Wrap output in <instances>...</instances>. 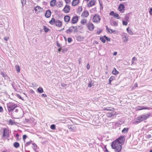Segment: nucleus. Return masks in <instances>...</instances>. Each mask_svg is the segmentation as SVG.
I'll return each instance as SVG.
<instances>
[{
	"label": "nucleus",
	"mask_w": 152,
	"mask_h": 152,
	"mask_svg": "<svg viewBox=\"0 0 152 152\" xmlns=\"http://www.w3.org/2000/svg\"><path fill=\"white\" fill-rule=\"evenodd\" d=\"M79 2V0H73L72 3V4L73 6H76Z\"/></svg>",
	"instance_id": "6ab92c4d"
},
{
	"label": "nucleus",
	"mask_w": 152,
	"mask_h": 152,
	"mask_svg": "<svg viewBox=\"0 0 152 152\" xmlns=\"http://www.w3.org/2000/svg\"><path fill=\"white\" fill-rule=\"evenodd\" d=\"M3 111V107L1 106H0V112L2 113Z\"/></svg>",
	"instance_id": "680f3d73"
},
{
	"label": "nucleus",
	"mask_w": 152,
	"mask_h": 152,
	"mask_svg": "<svg viewBox=\"0 0 152 152\" xmlns=\"http://www.w3.org/2000/svg\"><path fill=\"white\" fill-rule=\"evenodd\" d=\"M122 37V39L124 42H126L127 41L128 39L129 35L127 34L123 33L121 34Z\"/></svg>",
	"instance_id": "6e6552de"
},
{
	"label": "nucleus",
	"mask_w": 152,
	"mask_h": 152,
	"mask_svg": "<svg viewBox=\"0 0 152 152\" xmlns=\"http://www.w3.org/2000/svg\"><path fill=\"white\" fill-rule=\"evenodd\" d=\"M55 24L56 26H57L58 27H60L61 26L62 24V22L60 20H56V21Z\"/></svg>",
	"instance_id": "f3484780"
},
{
	"label": "nucleus",
	"mask_w": 152,
	"mask_h": 152,
	"mask_svg": "<svg viewBox=\"0 0 152 152\" xmlns=\"http://www.w3.org/2000/svg\"><path fill=\"white\" fill-rule=\"evenodd\" d=\"M137 61V59L136 58V57L134 56L132 58V61Z\"/></svg>",
	"instance_id": "864d4df0"
},
{
	"label": "nucleus",
	"mask_w": 152,
	"mask_h": 152,
	"mask_svg": "<svg viewBox=\"0 0 152 152\" xmlns=\"http://www.w3.org/2000/svg\"><path fill=\"white\" fill-rule=\"evenodd\" d=\"M9 123L11 125H13L16 124L15 123L14 121L12 120V119H10L9 121Z\"/></svg>",
	"instance_id": "7c9ffc66"
},
{
	"label": "nucleus",
	"mask_w": 152,
	"mask_h": 152,
	"mask_svg": "<svg viewBox=\"0 0 152 152\" xmlns=\"http://www.w3.org/2000/svg\"><path fill=\"white\" fill-rule=\"evenodd\" d=\"M34 10L35 12L38 11V12H42L43 11V9L38 6H37L34 7Z\"/></svg>",
	"instance_id": "ddd939ff"
},
{
	"label": "nucleus",
	"mask_w": 152,
	"mask_h": 152,
	"mask_svg": "<svg viewBox=\"0 0 152 152\" xmlns=\"http://www.w3.org/2000/svg\"><path fill=\"white\" fill-rule=\"evenodd\" d=\"M67 51V50L66 49H62V51L63 53H64L65 52H66Z\"/></svg>",
	"instance_id": "69168bd1"
},
{
	"label": "nucleus",
	"mask_w": 152,
	"mask_h": 152,
	"mask_svg": "<svg viewBox=\"0 0 152 152\" xmlns=\"http://www.w3.org/2000/svg\"><path fill=\"white\" fill-rule=\"evenodd\" d=\"M95 3V1L94 0H91L89 1L88 4V7H91L94 5Z\"/></svg>",
	"instance_id": "aec40b11"
},
{
	"label": "nucleus",
	"mask_w": 152,
	"mask_h": 152,
	"mask_svg": "<svg viewBox=\"0 0 152 152\" xmlns=\"http://www.w3.org/2000/svg\"><path fill=\"white\" fill-rule=\"evenodd\" d=\"M102 31V29H99V31L97 30L96 32V33L98 34H99Z\"/></svg>",
	"instance_id": "09e8293b"
},
{
	"label": "nucleus",
	"mask_w": 152,
	"mask_h": 152,
	"mask_svg": "<svg viewBox=\"0 0 152 152\" xmlns=\"http://www.w3.org/2000/svg\"><path fill=\"white\" fill-rule=\"evenodd\" d=\"M44 29L45 32H48L50 30L49 28L46 27L45 26H44Z\"/></svg>",
	"instance_id": "e433bc0d"
},
{
	"label": "nucleus",
	"mask_w": 152,
	"mask_h": 152,
	"mask_svg": "<svg viewBox=\"0 0 152 152\" xmlns=\"http://www.w3.org/2000/svg\"><path fill=\"white\" fill-rule=\"evenodd\" d=\"M116 114V112L113 111H112L110 112H108L107 114V115L108 117H112Z\"/></svg>",
	"instance_id": "a211bd4d"
},
{
	"label": "nucleus",
	"mask_w": 152,
	"mask_h": 152,
	"mask_svg": "<svg viewBox=\"0 0 152 152\" xmlns=\"http://www.w3.org/2000/svg\"><path fill=\"white\" fill-rule=\"evenodd\" d=\"M56 21V20H55V19L53 18L49 22V23L51 25H53L55 24Z\"/></svg>",
	"instance_id": "5701e85b"
},
{
	"label": "nucleus",
	"mask_w": 152,
	"mask_h": 152,
	"mask_svg": "<svg viewBox=\"0 0 152 152\" xmlns=\"http://www.w3.org/2000/svg\"><path fill=\"white\" fill-rule=\"evenodd\" d=\"M136 108L137 110H139L144 109L149 110L150 109V108L149 107H145L144 106H138Z\"/></svg>",
	"instance_id": "4468645a"
},
{
	"label": "nucleus",
	"mask_w": 152,
	"mask_h": 152,
	"mask_svg": "<svg viewBox=\"0 0 152 152\" xmlns=\"http://www.w3.org/2000/svg\"><path fill=\"white\" fill-rule=\"evenodd\" d=\"M51 11L50 10H48L46 11L45 14V16L47 18L50 17L51 14Z\"/></svg>",
	"instance_id": "2eb2a0df"
},
{
	"label": "nucleus",
	"mask_w": 152,
	"mask_h": 152,
	"mask_svg": "<svg viewBox=\"0 0 152 152\" xmlns=\"http://www.w3.org/2000/svg\"><path fill=\"white\" fill-rule=\"evenodd\" d=\"M90 68V65L89 64H87V66H86V68L88 69H89Z\"/></svg>",
	"instance_id": "774afa93"
},
{
	"label": "nucleus",
	"mask_w": 152,
	"mask_h": 152,
	"mask_svg": "<svg viewBox=\"0 0 152 152\" xmlns=\"http://www.w3.org/2000/svg\"><path fill=\"white\" fill-rule=\"evenodd\" d=\"M111 25L113 26H117L118 23L115 21H113L111 23Z\"/></svg>",
	"instance_id": "ea45409f"
},
{
	"label": "nucleus",
	"mask_w": 152,
	"mask_h": 152,
	"mask_svg": "<svg viewBox=\"0 0 152 152\" xmlns=\"http://www.w3.org/2000/svg\"><path fill=\"white\" fill-rule=\"evenodd\" d=\"M4 77L5 80H9L10 79L9 77L7 75L5 76Z\"/></svg>",
	"instance_id": "3c124183"
},
{
	"label": "nucleus",
	"mask_w": 152,
	"mask_h": 152,
	"mask_svg": "<svg viewBox=\"0 0 152 152\" xmlns=\"http://www.w3.org/2000/svg\"><path fill=\"white\" fill-rule=\"evenodd\" d=\"M1 74L2 76L4 77L5 76H6V75L3 72H1Z\"/></svg>",
	"instance_id": "bf43d9fd"
},
{
	"label": "nucleus",
	"mask_w": 152,
	"mask_h": 152,
	"mask_svg": "<svg viewBox=\"0 0 152 152\" xmlns=\"http://www.w3.org/2000/svg\"><path fill=\"white\" fill-rule=\"evenodd\" d=\"M89 31H91L93 30L94 26V24L91 23H88L86 26Z\"/></svg>",
	"instance_id": "1a4fd4ad"
},
{
	"label": "nucleus",
	"mask_w": 152,
	"mask_h": 152,
	"mask_svg": "<svg viewBox=\"0 0 152 152\" xmlns=\"http://www.w3.org/2000/svg\"><path fill=\"white\" fill-rule=\"evenodd\" d=\"M89 15L88 12L87 10H86L84 11L81 14V16L85 18L87 17Z\"/></svg>",
	"instance_id": "dca6fc26"
},
{
	"label": "nucleus",
	"mask_w": 152,
	"mask_h": 152,
	"mask_svg": "<svg viewBox=\"0 0 152 152\" xmlns=\"http://www.w3.org/2000/svg\"><path fill=\"white\" fill-rule=\"evenodd\" d=\"M94 83V81L93 80H91L90 83L88 84V86L89 87H91L93 85Z\"/></svg>",
	"instance_id": "2f4dec72"
},
{
	"label": "nucleus",
	"mask_w": 152,
	"mask_h": 152,
	"mask_svg": "<svg viewBox=\"0 0 152 152\" xmlns=\"http://www.w3.org/2000/svg\"><path fill=\"white\" fill-rule=\"evenodd\" d=\"M87 22V20L86 19H83L81 20L80 23L83 25H85Z\"/></svg>",
	"instance_id": "f704fd0d"
},
{
	"label": "nucleus",
	"mask_w": 152,
	"mask_h": 152,
	"mask_svg": "<svg viewBox=\"0 0 152 152\" xmlns=\"http://www.w3.org/2000/svg\"><path fill=\"white\" fill-rule=\"evenodd\" d=\"M115 141H113L112 142L111 146L112 148L114 150L115 152H120L122 149V147L121 145H118L115 143Z\"/></svg>",
	"instance_id": "f257e3e1"
},
{
	"label": "nucleus",
	"mask_w": 152,
	"mask_h": 152,
	"mask_svg": "<svg viewBox=\"0 0 152 152\" xmlns=\"http://www.w3.org/2000/svg\"><path fill=\"white\" fill-rule=\"evenodd\" d=\"M13 146L15 148H18L19 147L20 144L18 142H15L13 143Z\"/></svg>",
	"instance_id": "cd10ccee"
},
{
	"label": "nucleus",
	"mask_w": 152,
	"mask_h": 152,
	"mask_svg": "<svg viewBox=\"0 0 152 152\" xmlns=\"http://www.w3.org/2000/svg\"><path fill=\"white\" fill-rule=\"evenodd\" d=\"M125 18L127 21H128L129 19V17L128 16H126L125 17Z\"/></svg>",
	"instance_id": "13d9d810"
},
{
	"label": "nucleus",
	"mask_w": 152,
	"mask_h": 152,
	"mask_svg": "<svg viewBox=\"0 0 152 152\" xmlns=\"http://www.w3.org/2000/svg\"><path fill=\"white\" fill-rule=\"evenodd\" d=\"M101 20L100 16L98 15L95 14L94 15L92 19V21L94 23H99Z\"/></svg>",
	"instance_id": "423d86ee"
},
{
	"label": "nucleus",
	"mask_w": 152,
	"mask_h": 152,
	"mask_svg": "<svg viewBox=\"0 0 152 152\" xmlns=\"http://www.w3.org/2000/svg\"><path fill=\"white\" fill-rule=\"evenodd\" d=\"M138 86V85L137 83H135L134 84V86H133L132 88V90H133L136 87H137Z\"/></svg>",
	"instance_id": "37998d69"
},
{
	"label": "nucleus",
	"mask_w": 152,
	"mask_h": 152,
	"mask_svg": "<svg viewBox=\"0 0 152 152\" xmlns=\"http://www.w3.org/2000/svg\"><path fill=\"white\" fill-rule=\"evenodd\" d=\"M32 142L33 141L31 140H30L29 142H26L25 144V146H28L30 144L32 143Z\"/></svg>",
	"instance_id": "58836bf2"
},
{
	"label": "nucleus",
	"mask_w": 152,
	"mask_h": 152,
	"mask_svg": "<svg viewBox=\"0 0 152 152\" xmlns=\"http://www.w3.org/2000/svg\"><path fill=\"white\" fill-rule=\"evenodd\" d=\"M82 7H79V8H78V11L79 12L82 11Z\"/></svg>",
	"instance_id": "4d7b16f0"
},
{
	"label": "nucleus",
	"mask_w": 152,
	"mask_h": 152,
	"mask_svg": "<svg viewBox=\"0 0 152 152\" xmlns=\"http://www.w3.org/2000/svg\"><path fill=\"white\" fill-rule=\"evenodd\" d=\"M115 77L113 76H111L109 78V81L111 80V81L113 80H115Z\"/></svg>",
	"instance_id": "c03bdc74"
},
{
	"label": "nucleus",
	"mask_w": 152,
	"mask_h": 152,
	"mask_svg": "<svg viewBox=\"0 0 152 152\" xmlns=\"http://www.w3.org/2000/svg\"><path fill=\"white\" fill-rule=\"evenodd\" d=\"M3 135L2 137V138H4V139L7 138L9 137V132L7 129L4 128L3 129Z\"/></svg>",
	"instance_id": "0eeeda50"
},
{
	"label": "nucleus",
	"mask_w": 152,
	"mask_h": 152,
	"mask_svg": "<svg viewBox=\"0 0 152 152\" xmlns=\"http://www.w3.org/2000/svg\"><path fill=\"white\" fill-rule=\"evenodd\" d=\"M47 2L45 1H44L42 2V4L44 5H46L47 4Z\"/></svg>",
	"instance_id": "338daca9"
},
{
	"label": "nucleus",
	"mask_w": 152,
	"mask_h": 152,
	"mask_svg": "<svg viewBox=\"0 0 152 152\" xmlns=\"http://www.w3.org/2000/svg\"><path fill=\"white\" fill-rule=\"evenodd\" d=\"M150 14L152 15V8H151L150 10L149 11Z\"/></svg>",
	"instance_id": "e2e57ef3"
},
{
	"label": "nucleus",
	"mask_w": 152,
	"mask_h": 152,
	"mask_svg": "<svg viewBox=\"0 0 152 152\" xmlns=\"http://www.w3.org/2000/svg\"><path fill=\"white\" fill-rule=\"evenodd\" d=\"M101 41L104 43H105L106 42V40L103 37H101L100 38Z\"/></svg>",
	"instance_id": "a19ab883"
},
{
	"label": "nucleus",
	"mask_w": 152,
	"mask_h": 152,
	"mask_svg": "<svg viewBox=\"0 0 152 152\" xmlns=\"http://www.w3.org/2000/svg\"><path fill=\"white\" fill-rule=\"evenodd\" d=\"M112 73L113 75H116L118 74H119V72L117 71L115 68H114Z\"/></svg>",
	"instance_id": "b1692460"
},
{
	"label": "nucleus",
	"mask_w": 152,
	"mask_h": 152,
	"mask_svg": "<svg viewBox=\"0 0 152 152\" xmlns=\"http://www.w3.org/2000/svg\"><path fill=\"white\" fill-rule=\"evenodd\" d=\"M129 129L128 128H125L122 131V132L123 134L126 133L128 131Z\"/></svg>",
	"instance_id": "393cba45"
},
{
	"label": "nucleus",
	"mask_w": 152,
	"mask_h": 152,
	"mask_svg": "<svg viewBox=\"0 0 152 152\" xmlns=\"http://www.w3.org/2000/svg\"><path fill=\"white\" fill-rule=\"evenodd\" d=\"M32 144L33 145L32 148L34 150H36L37 148V145L35 143H32Z\"/></svg>",
	"instance_id": "79ce46f5"
},
{
	"label": "nucleus",
	"mask_w": 152,
	"mask_h": 152,
	"mask_svg": "<svg viewBox=\"0 0 152 152\" xmlns=\"http://www.w3.org/2000/svg\"><path fill=\"white\" fill-rule=\"evenodd\" d=\"M113 17L116 18L118 19H119L120 18V17L119 16V15L117 13H115L113 15Z\"/></svg>",
	"instance_id": "4c0bfd02"
},
{
	"label": "nucleus",
	"mask_w": 152,
	"mask_h": 152,
	"mask_svg": "<svg viewBox=\"0 0 152 152\" xmlns=\"http://www.w3.org/2000/svg\"><path fill=\"white\" fill-rule=\"evenodd\" d=\"M70 10V7L68 5H66L64 9H63V10L66 13H69Z\"/></svg>",
	"instance_id": "9d476101"
},
{
	"label": "nucleus",
	"mask_w": 152,
	"mask_h": 152,
	"mask_svg": "<svg viewBox=\"0 0 152 152\" xmlns=\"http://www.w3.org/2000/svg\"><path fill=\"white\" fill-rule=\"evenodd\" d=\"M115 14V13H114V12L113 11H111L110 13V15L111 16H113Z\"/></svg>",
	"instance_id": "5fc2aeb1"
},
{
	"label": "nucleus",
	"mask_w": 152,
	"mask_h": 152,
	"mask_svg": "<svg viewBox=\"0 0 152 152\" xmlns=\"http://www.w3.org/2000/svg\"><path fill=\"white\" fill-rule=\"evenodd\" d=\"M78 19V17L76 15L72 17L71 20V23L73 24L76 23L77 22Z\"/></svg>",
	"instance_id": "f8f14e48"
},
{
	"label": "nucleus",
	"mask_w": 152,
	"mask_h": 152,
	"mask_svg": "<svg viewBox=\"0 0 152 152\" xmlns=\"http://www.w3.org/2000/svg\"><path fill=\"white\" fill-rule=\"evenodd\" d=\"M15 68L18 73L20 72V68L19 65H16L15 66Z\"/></svg>",
	"instance_id": "c85d7f7f"
},
{
	"label": "nucleus",
	"mask_w": 152,
	"mask_h": 152,
	"mask_svg": "<svg viewBox=\"0 0 152 152\" xmlns=\"http://www.w3.org/2000/svg\"><path fill=\"white\" fill-rule=\"evenodd\" d=\"M50 128L51 129L54 130L56 129V125L54 124H52L50 126Z\"/></svg>",
	"instance_id": "c9c22d12"
},
{
	"label": "nucleus",
	"mask_w": 152,
	"mask_h": 152,
	"mask_svg": "<svg viewBox=\"0 0 152 152\" xmlns=\"http://www.w3.org/2000/svg\"><path fill=\"white\" fill-rule=\"evenodd\" d=\"M63 5V3L62 1H60L57 3L56 6L58 7H60Z\"/></svg>",
	"instance_id": "bb28decb"
},
{
	"label": "nucleus",
	"mask_w": 152,
	"mask_h": 152,
	"mask_svg": "<svg viewBox=\"0 0 152 152\" xmlns=\"http://www.w3.org/2000/svg\"><path fill=\"white\" fill-rule=\"evenodd\" d=\"M114 109L110 107H107L106 108H105L104 110H106L107 111H112L114 110Z\"/></svg>",
	"instance_id": "473e14b6"
},
{
	"label": "nucleus",
	"mask_w": 152,
	"mask_h": 152,
	"mask_svg": "<svg viewBox=\"0 0 152 152\" xmlns=\"http://www.w3.org/2000/svg\"><path fill=\"white\" fill-rule=\"evenodd\" d=\"M68 127L69 129L71 130V131H73V130L74 129V127H72L71 126H68Z\"/></svg>",
	"instance_id": "a18cd8bd"
},
{
	"label": "nucleus",
	"mask_w": 152,
	"mask_h": 152,
	"mask_svg": "<svg viewBox=\"0 0 152 152\" xmlns=\"http://www.w3.org/2000/svg\"><path fill=\"white\" fill-rule=\"evenodd\" d=\"M125 140V136H121L119 137L118 138L114 141H115V143L122 144L124 143Z\"/></svg>",
	"instance_id": "39448f33"
},
{
	"label": "nucleus",
	"mask_w": 152,
	"mask_h": 152,
	"mask_svg": "<svg viewBox=\"0 0 152 152\" xmlns=\"http://www.w3.org/2000/svg\"><path fill=\"white\" fill-rule=\"evenodd\" d=\"M27 137V136L26 135L24 134L23 135V140H24L26 139Z\"/></svg>",
	"instance_id": "052dcab7"
},
{
	"label": "nucleus",
	"mask_w": 152,
	"mask_h": 152,
	"mask_svg": "<svg viewBox=\"0 0 152 152\" xmlns=\"http://www.w3.org/2000/svg\"><path fill=\"white\" fill-rule=\"evenodd\" d=\"M18 107L17 105L12 102H10L7 104V107L9 112H12Z\"/></svg>",
	"instance_id": "f03ea898"
},
{
	"label": "nucleus",
	"mask_w": 152,
	"mask_h": 152,
	"mask_svg": "<svg viewBox=\"0 0 152 152\" xmlns=\"http://www.w3.org/2000/svg\"><path fill=\"white\" fill-rule=\"evenodd\" d=\"M123 24L124 25L126 26L127 25L128 23L126 21L123 20L122 21Z\"/></svg>",
	"instance_id": "de8ad7c7"
},
{
	"label": "nucleus",
	"mask_w": 152,
	"mask_h": 152,
	"mask_svg": "<svg viewBox=\"0 0 152 152\" xmlns=\"http://www.w3.org/2000/svg\"><path fill=\"white\" fill-rule=\"evenodd\" d=\"M67 41H68V42L69 43L71 42L72 41V38H71V37H68L67 39Z\"/></svg>",
	"instance_id": "49530a36"
},
{
	"label": "nucleus",
	"mask_w": 152,
	"mask_h": 152,
	"mask_svg": "<svg viewBox=\"0 0 152 152\" xmlns=\"http://www.w3.org/2000/svg\"><path fill=\"white\" fill-rule=\"evenodd\" d=\"M37 90L38 92L39 93H42L44 92L43 88L41 87H39L38 88H37Z\"/></svg>",
	"instance_id": "c756f323"
},
{
	"label": "nucleus",
	"mask_w": 152,
	"mask_h": 152,
	"mask_svg": "<svg viewBox=\"0 0 152 152\" xmlns=\"http://www.w3.org/2000/svg\"><path fill=\"white\" fill-rule=\"evenodd\" d=\"M126 30L128 33L130 35H133V32H132L131 29H129V28H127Z\"/></svg>",
	"instance_id": "72a5a7b5"
},
{
	"label": "nucleus",
	"mask_w": 152,
	"mask_h": 152,
	"mask_svg": "<svg viewBox=\"0 0 152 152\" xmlns=\"http://www.w3.org/2000/svg\"><path fill=\"white\" fill-rule=\"evenodd\" d=\"M21 2L23 5L25 4L26 3V0H21Z\"/></svg>",
	"instance_id": "8fccbe9b"
},
{
	"label": "nucleus",
	"mask_w": 152,
	"mask_h": 152,
	"mask_svg": "<svg viewBox=\"0 0 152 152\" xmlns=\"http://www.w3.org/2000/svg\"><path fill=\"white\" fill-rule=\"evenodd\" d=\"M65 1L66 4H69L71 2V0H65Z\"/></svg>",
	"instance_id": "603ef678"
},
{
	"label": "nucleus",
	"mask_w": 152,
	"mask_h": 152,
	"mask_svg": "<svg viewBox=\"0 0 152 152\" xmlns=\"http://www.w3.org/2000/svg\"><path fill=\"white\" fill-rule=\"evenodd\" d=\"M149 114H145L142 115L137 118V119L139 121V122L147 119L150 116Z\"/></svg>",
	"instance_id": "20e7f679"
},
{
	"label": "nucleus",
	"mask_w": 152,
	"mask_h": 152,
	"mask_svg": "<svg viewBox=\"0 0 152 152\" xmlns=\"http://www.w3.org/2000/svg\"><path fill=\"white\" fill-rule=\"evenodd\" d=\"M151 137V134H148L147 135V137L148 139H150Z\"/></svg>",
	"instance_id": "0e129e2a"
},
{
	"label": "nucleus",
	"mask_w": 152,
	"mask_h": 152,
	"mask_svg": "<svg viewBox=\"0 0 152 152\" xmlns=\"http://www.w3.org/2000/svg\"><path fill=\"white\" fill-rule=\"evenodd\" d=\"M56 2V0H51L50 2V5L51 7H53L55 6Z\"/></svg>",
	"instance_id": "412c9836"
},
{
	"label": "nucleus",
	"mask_w": 152,
	"mask_h": 152,
	"mask_svg": "<svg viewBox=\"0 0 152 152\" xmlns=\"http://www.w3.org/2000/svg\"><path fill=\"white\" fill-rule=\"evenodd\" d=\"M125 9V6L123 4H120L118 7V10L122 12H124Z\"/></svg>",
	"instance_id": "9b49d317"
},
{
	"label": "nucleus",
	"mask_w": 152,
	"mask_h": 152,
	"mask_svg": "<svg viewBox=\"0 0 152 152\" xmlns=\"http://www.w3.org/2000/svg\"><path fill=\"white\" fill-rule=\"evenodd\" d=\"M64 20L66 22H68L70 21V18L69 15H66L64 18Z\"/></svg>",
	"instance_id": "4be33fe9"
},
{
	"label": "nucleus",
	"mask_w": 152,
	"mask_h": 152,
	"mask_svg": "<svg viewBox=\"0 0 152 152\" xmlns=\"http://www.w3.org/2000/svg\"><path fill=\"white\" fill-rule=\"evenodd\" d=\"M74 31V33L77 32V26H71L66 31V33L67 34H70Z\"/></svg>",
	"instance_id": "7ed1b4c3"
},
{
	"label": "nucleus",
	"mask_w": 152,
	"mask_h": 152,
	"mask_svg": "<svg viewBox=\"0 0 152 152\" xmlns=\"http://www.w3.org/2000/svg\"><path fill=\"white\" fill-rule=\"evenodd\" d=\"M56 44H57V46L58 47H61V45L58 42V41H57L56 42Z\"/></svg>",
	"instance_id": "6e6d98bb"
},
{
	"label": "nucleus",
	"mask_w": 152,
	"mask_h": 152,
	"mask_svg": "<svg viewBox=\"0 0 152 152\" xmlns=\"http://www.w3.org/2000/svg\"><path fill=\"white\" fill-rule=\"evenodd\" d=\"M106 28L110 33H113L115 31V30H113V29L108 28L107 26H106Z\"/></svg>",
	"instance_id": "a878e982"
}]
</instances>
